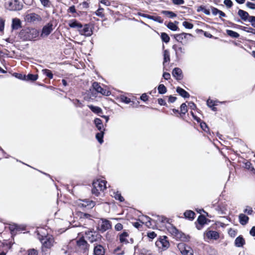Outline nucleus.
<instances>
[{"label": "nucleus", "instance_id": "f257e3e1", "mask_svg": "<svg viewBox=\"0 0 255 255\" xmlns=\"http://www.w3.org/2000/svg\"><path fill=\"white\" fill-rule=\"evenodd\" d=\"M68 25L71 28H76L82 35L89 37L93 34V30L88 24L83 25L81 23L75 20H71L69 21Z\"/></svg>", "mask_w": 255, "mask_h": 255}, {"label": "nucleus", "instance_id": "f03ea898", "mask_svg": "<svg viewBox=\"0 0 255 255\" xmlns=\"http://www.w3.org/2000/svg\"><path fill=\"white\" fill-rule=\"evenodd\" d=\"M106 183L107 182L104 180L98 179L94 181L93 183L92 193L98 196L100 194V191H103L106 189Z\"/></svg>", "mask_w": 255, "mask_h": 255}, {"label": "nucleus", "instance_id": "7ed1b4c3", "mask_svg": "<svg viewBox=\"0 0 255 255\" xmlns=\"http://www.w3.org/2000/svg\"><path fill=\"white\" fill-rule=\"evenodd\" d=\"M42 246L47 249H50L56 243L52 236L48 235L43 237L40 239Z\"/></svg>", "mask_w": 255, "mask_h": 255}, {"label": "nucleus", "instance_id": "20e7f679", "mask_svg": "<svg viewBox=\"0 0 255 255\" xmlns=\"http://www.w3.org/2000/svg\"><path fill=\"white\" fill-rule=\"evenodd\" d=\"M203 236L205 241L211 240H217L219 238V233L215 231L211 230L209 228L204 233Z\"/></svg>", "mask_w": 255, "mask_h": 255}, {"label": "nucleus", "instance_id": "39448f33", "mask_svg": "<svg viewBox=\"0 0 255 255\" xmlns=\"http://www.w3.org/2000/svg\"><path fill=\"white\" fill-rule=\"evenodd\" d=\"M21 34H24V36L25 39L31 40L38 36V32L35 29H26L23 30Z\"/></svg>", "mask_w": 255, "mask_h": 255}, {"label": "nucleus", "instance_id": "423d86ee", "mask_svg": "<svg viewBox=\"0 0 255 255\" xmlns=\"http://www.w3.org/2000/svg\"><path fill=\"white\" fill-rule=\"evenodd\" d=\"M23 4L18 0H13L8 2L6 8L11 11H17L22 9Z\"/></svg>", "mask_w": 255, "mask_h": 255}, {"label": "nucleus", "instance_id": "0eeeda50", "mask_svg": "<svg viewBox=\"0 0 255 255\" xmlns=\"http://www.w3.org/2000/svg\"><path fill=\"white\" fill-rule=\"evenodd\" d=\"M177 247L182 255H194L193 250L185 244L180 243Z\"/></svg>", "mask_w": 255, "mask_h": 255}, {"label": "nucleus", "instance_id": "6e6552de", "mask_svg": "<svg viewBox=\"0 0 255 255\" xmlns=\"http://www.w3.org/2000/svg\"><path fill=\"white\" fill-rule=\"evenodd\" d=\"M172 49L174 50L175 53L176 58L177 60H180L182 56L185 53V49L179 45L174 44L172 46Z\"/></svg>", "mask_w": 255, "mask_h": 255}, {"label": "nucleus", "instance_id": "1a4fd4ad", "mask_svg": "<svg viewBox=\"0 0 255 255\" xmlns=\"http://www.w3.org/2000/svg\"><path fill=\"white\" fill-rule=\"evenodd\" d=\"M75 204H76L74 206L79 207H86L87 206L94 207L96 205L95 202L89 200V199L78 200L76 201Z\"/></svg>", "mask_w": 255, "mask_h": 255}, {"label": "nucleus", "instance_id": "9d476101", "mask_svg": "<svg viewBox=\"0 0 255 255\" xmlns=\"http://www.w3.org/2000/svg\"><path fill=\"white\" fill-rule=\"evenodd\" d=\"M24 19L27 22L40 21L42 20L41 17L35 13H30L25 14Z\"/></svg>", "mask_w": 255, "mask_h": 255}, {"label": "nucleus", "instance_id": "9b49d317", "mask_svg": "<svg viewBox=\"0 0 255 255\" xmlns=\"http://www.w3.org/2000/svg\"><path fill=\"white\" fill-rule=\"evenodd\" d=\"M111 228L110 222L106 219H102L101 222L99 223V230L102 232H104L106 231Z\"/></svg>", "mask_w": 255, "mask_h": 255}, {"label": "nucleus", "instance_id": "f8f14e48", "mask_svg": "<svg viewBox=\"0 0 255 255\" xmlns=\"http://www.w3.org/2000/svg\"><path fill=\"white\" fill-rule=\"evenodd\" d=\"M171 232L175 237L180 241H186L188 240L186 235L182 232L178 230L176 228L173 227L171 228Z\"/></svg>", "mask_w": 255, "mask_h": 255}, {"label": "nucleus", "instance_id": "ddd939ff", "mask_svg": "<svg viewBox=\"0 0 255 255\" xmlns=\"http://www.w3.org/2000/svg\"><path fill=\"white\" fill-rule=\"evenodd\" d=\"M156 245L159 248L162 247L163 249H167L169 246V242L167 240L166 236L160 237L155 243Z\"/></svg>", "mask_w": 255, "mask_h": 255}, {"label": "nucleus", "instance_id": "4468645a", "mask_svg": "<svg viewBox=\"0 0 255 255\" xmlns=\"http://www.w3.org/2000/svg\"><path fill=\"white\" fill-rule=\"evenodd\" d=\"M53 30V24L49 22L45 25L42 28L41 33V37L47 36Z\"/></svg>", "mask_w": 255, "mask_h": 255}, {"label": "nucleus", "instance_id": "2eb2a0df", "mask_svg": "<svg viewBox=\"0 0 255 255\" xmlns=\"http://www.w3.org/2000/svg\"><path fill=\"white\" fill-rule=\"evenodd\" d=\"M93 88L98 93L102 94L103 95L108 96L110 95V92L104 88H102L99 83L97 82H94L92 84Z\"/></svg>", "mask_w": 255, "mask_h": 255}, {"label": "nucleus", "instance_id": "dca6fc26", "mask_svg": "<svg viewBox=\"0 0 255 255\" xmlns=\"http://www.w3.org/2000/svg\"><path fill=\"white\" fill-rule=\"evenodd\" d=\"M207 220L205 216L203 215H200L197 220L196 224V228L198 230H201L203 226L207 224Z\"/></svg>", "mask_w": 255, "mask_h": 255}, {"label": "nucleus", "instance_id": "f3484780", "mask_svg": "<svg viewBox=\"0 0 255 255\" xmlns=\"http://www.w3.org/2000/svg\"><path fill=\"white\" fill-rule=\"evenodd\" d=\"M76 242L77 246L79 247V249L83 251H86L88 250V244L83 238H80Z\"/></svg>", "mask_w": 255, "mask_h": 255}, {"label": "nucleus", "instance_id": "a211bd4d", "mask_svg": "<svg viewBox=\"0 0 255 255\" xmlns=\"http://www.w3.org/2000/svg\"><path fill=\"white\" fill-rule=\"evenodd\" d=\"M105 254V250L103 246L100 245H97L94 247V255H104Z\"/></svg>", "mask_w": 255, "mask_h": 255}, {"label": "nucleus", "instance_id": "6ab92c4d", "mask_svg": "<svg viewBox=\"0 0 255 255\" xmlns=\"http://www.w3.org/2000/svg\"><path fill=\"white\" fill-rule=\"evenodd\" d=\"M192 36L191 34L183 32L180 34H175L174 38L177 41L182 42L184 39H187L188 37Z\"/></svg>", "mask_w": 255, "mask_h": 255}, {"label": "nucleus", "instance_id": "aec40b11", "mask_svg": "<svg viewBox=\"0 0 255 255\" xmlns=\"http://www.w3.org/2000/svg\"><path fill=\"white\" fill-rule=\"evenodd\" d=\"M182 72L179 68H175L172 71L173 76L177 80H180L182 79Z\"/></svg>", "mask_w": 255, "mask_h": 255}, {"label": "nucleus", "instance_id": "412c9836", "mask_svg": "<svg viewBox=\"0 0 255 255\" xmlns=\"http://www.w3.org/2000/svg\"><path fill=\"white\" fill-rule=\"evenodd\" d=\"M21 27V23L18 18H15L12 19L11 27L13 30H17Z\"/></svg>", "mask_w": 255, "mask_h": 255}, {"label": "nucleus", "instance_id": "4be33fe9", "mask_svg": "<svg viewBox=\"0 0 255 255\" xmlns=\"http://www.w3.org/2000/svg\"><path fill=\"white\" fill-rule=\"evenodd\" d=\"M9 230L12 233H16L17 231H20L24 230L23 227H21L15 224L9 225Z\"/></svg>", "mask_w": 255, "mask_h": 255}, {"label": "nucleus", "instance_id": "5701e85b", "mask_svg": "<svg viewBox=\"0 0 255 255\" xmlns=\"http://www.w3.org/2000/svg\"><path fill=\"white\" fill-rule=\"evenodd\" d=\"M238 14L240 16L241 19L244 21H249L250 17L251 16L249 15V13L247 11L242 9H239Z\"/></svg>", "mask_w": 255, "mask_h": 255}, {"label": "nucleus", "instance_id": "b1692460", "mask_svg": "<svg viewBox=\"0 0 255 255\" xmlns=\"http://www.w3.org/2000/svg\"><path fill=\"white\" fill-rule=\"evenodd\" d=\"M128 234L126 232H124L120 235L119 239L120 242L123 244H127L128 243Z\"/></svg>", "mask_w": 255, "mask_h": 255}, {"label": "nucleus", "instance_id": "393cba45", "mask_svg": "<svg viewBox=\"0 0 255 255\" xmlns=\"http://www.w3.org/2000/svg\"><path fill=\"white\" fill-rule=\"evenodd\" d=\"M176 92L182 97L187 98L190 97L189 94L183 89L178 87L176 89Z\"/></svg>", "mask_w": 255, "mask_h": 255}, {"label": "nucleus", "instance_id": "a878e982", "mask_svg": "<svg viewBox=\"0 0 255 255\" xmlns=\"http://www.w3.org/2000/svg\"><path fill=\"white\" fill-rule=\"evenodd\" d=\"M139 220H140V222L142 224H143L144 223H145L147 227H148V228L152 227L150 222L151 219L149 217L146 216H142Z\"/></svg>", "mask_w": 255, "mask_h": 255}, {"label": "nucleus", "instance_id": "bb28decb", "mask_svg": "<svg viewBox=\"0 0 255 255\" xmlns=\"http://www.w3.org/2000/svg\"><path fill=\"white\" fill-rule=\"evenodd\" d=\"M245 244V240L242 236H239L235 240V246L237 247H243Z\"/></svg>", "mask_w": 255, "mask_h": 255}, {"label": "nucleus", "instance_id": "cd10ccee", "mask_svg": "<svg viewBox=\"0 0 255 255\" xmlns=\"http://www.w3.org/2000/svg\"><path fill=\"white\" fill-rule=\"evenodd\" d=\"M94 123L96 125V128L99 131L103 130L104 128L102 120L99 118H96L94 120Z\"/></svg>", "mask_w": 255, "mask_h": 255}, {"label": "nucleus", "instance_id": "c85d7f7f", "mask_svg": "<svg viewBox=\"0 0 255 255\" xmlns=\"http://www.w3.org/2000/svg\"><path fill=\"white\" fill-rule=\"evenodd\" d=\"M239 221L240 223L243 225H246L249 221V217L244 214H241L239 215Z\"/></svg>", "mask_w": 255, "mask_h": 255}, {"label": "nucleus", "instance_id": "c756f323", "mask_svg": "<svg viewBox=\"0 0 255 255\" xmlns=\"http://www.w3.org/2000/svg\"><path fill=\"white\" fill-rule=\"evenodd\" d=\"M170 59V53L168 50H164L163 51V65L164 66L166 62H169Z\"/></svg>", "mask_w": 255, "mask_h": 255}, {"label": "nucleus", "instance_id": "7c9ffc66", "mask_svg": "<svg viewBox=\"0 0 255 255\" xmlns=\"http://www.w3.org/2000/svg\"><path fill=\"white\" fill-rule=\"evenodd\" d=\"M184 215L185 218L192 220L195 218V214L191 210H187L184 213Z\"/></svg>", "mask_w": 255, "mask_h": 255}, {"label": "nucleus", "instance_id": "2f4dec72", "mask_svg": "<svg viewBox=\"0 0 255 255\" xmlns=\"http://www.w3.org/2000/svg\"><path fill=\"white\" fill-rule=\"evenodd\" d=\"M23 77L24 80L34 81L37 79L38 75L29 74L27 76L24 75Z\"/></svg>", "mask_w": 255, "mask_h": 255}, {"label": "nucleus", "instance_id": "473e14b6", "mask_svg": "<svg viewBox=\"0 0 255 255\" xmlns=\"http://www.w3.org/2000/svg\"><path fill=\"white\" fill-rule=\"evenodd\" d=\"M89 241L91 243H94V242H96L97 241L98 239L100 238L101 236L98 234H93L89 233Z\"/></svg>", "mask_w": 255, "mask_h": 255}, {"label": "nucleus", "instance_id": "72a5a7b5", "mask_svg": "<svg viewBox=\"0 0 255 255\" xmlns=\"http://www.w3.org/2000/svg\"><path fill=\"white\" fill-rule=\"evenodd\" d=\"M111 195L116 200H119L120 202H123L124 201V197L122 196L121 194L119 191H113V194Z\"/></svg>", "mask_w": 255, "mask_h": 255}, {"label": "nucleus", "instance_id": "f704fd0d", "mask_svg": "<svg viewBox=\"0 0 255 255\" xmlns=\"http://www.w3.org/2000/svg\"><path fill=\"white\" fill-rule=\"evenodd\" d=\"M88 107L95 114H98L102 112V109L99 107L94 106L93 105H89Z\"/></svg>", "mask_w": 255, "mask_h": 255}, {"label": "nucleus", "instance_id": "c9c22d12", "mask_svg": "<svg viewBox=\"0 0 255 255\" xmlns=\"http://www.w3.org/2000/svg\"><path fill=\"white\" fill-rule=\"evenodd\" d=\"M104 130H105V129H104L103 130L100 131V132L97 133L96 135V137L97 139L98 140V141L101 144H102L103 142V136H104Z\"/></svg>", "mask_w": 255, "mask_h": 255}, {"label": "nucleus", "instance_id": "e433bc0d", "mask_svg": "<svg viewBox=\"0 0 255 255\" xmlns=\"http://www.w3.org/2000/svg\"><path fill=\"white\" fill-rule=\"evenodd\" d=\"M157 221H158L159 222H160L163 223H167L169 224L170 223V220L169 219H167L166 217H165L164 216L158 215L157 216Z\"/></svg>", "mask_w": 255, "mask_h": 255}, {"label": "nucleus", "instance_id": "4c0bfd02", "mask_svg": "<svg viewBox=\"0 0 255 255\" xmlns=\"http://www.w3.org/2000/svg\"><path fill=\"white\" fill-rule=\"evenodd\" d=\"M226 32L228 35L233 38H238L240 36L239 33L231 30H227Z\"/></svg>", "mask_w": 255, "mask_h": 255}, {"label": "nucleus", "instance_id": "58836bf2", "mask_svg": "<svg viewBox=\"0 0 255 255\" xmlns=\"http://www.w3.org/2000/svg\"><path fill=\"white\" fill-rule=\"evenodd\" d=\"M161 13L168 16L170 18H173L177 16V15L172 11L167 10H162Z\"/></svg>", "mask_w": 255, "mask_h": 255}, {"label": "nucleus", "instance_id": "ea45409f", "mask_svg": "<svg viewBox=\"0 0 255 255\" xmlns=\"http://www.w3.org/2000/svg\"><path fill=\"white\" fill-rule=\"evenodd\" d=\"M158 91L159 94H163L167 92V89L163 84H160L158 87Z\"/></svg>", "mask_w": 255, "mask_h": 255}, {"label": "nucleus", "instance_id": "a19ab883", "mask_svg": "<svg viewBox=\"0 0 255 255\" xmlns=\"http://www.w3.org/2000/svg\"><path fill=\"white\" fill-rule=\"evenodd\" d=\"M167 27L172 31H176L178 29V27L172 22H169L167 25Z\"/></svg>", "mask_w": 255, "mask_h": 255}, {"label": "nucleus", "instance_id": "79ce46f5", "mask_svg": "<svg viewBox=\"0 0 255 255\" xmlns=\"http://www.w3.org/2000/svg\"><path fill=\"white\" fill-rule=\"evenodd\" d=\"M132 226L139 230H141L142 227V224H141L140 220L138 221L131 222Z\"/></svg>", "mask_w": 255, "mask_h": 255}, {"label": "nucleus", "instance_id": "37998d69", "mask_svg": "<svg viewBox=\"0 0 255 255\" xmlns=\"http://www.w3.org/2000/svg\"><path fill=\"white\" fill-rule=\"evenodd\" d=\"M42 72L43 74L46 75L47 77H48L50 79L53 78V74L52 73L51 71L48 69H43L42 70Z\"/></svg>", "mask_w": 255, "mask_h": 255}, {"label": "nucleus", "instance_id": "c03bdc74", "mask_svg": "<svg viewBox=\"0 0 255 255\" xmlns=\"http://www.w3.org/2000/svg\"><path fill=\"white\" fill-rule=\"evenodd\" d=\"M161 38L163 41L168 43L170 40V37L166 33L163 32L161 35Z\"/></svg>", "mask_w": 255, "mask_h": 255}, {"label": "nucleus", "instance_id": "a18cd8bd", "mask_svg": "<svg viewBox=\"0 0 255 255\" xmlns=\"http://www.w3.org/2000/svg\"><path fill=\"white\" fill-rule=\"evenodd\" d=\"M79 216H80L81 218L86 219H91V218L93 217V216L91 214L83 212H80L79 214Z\"/></svg>", "mask_w": 255, "mask_h": 255}, {"label": "nucleus", "instance_id": "49530a36", "mask_svg": "<svg viewBox=\"0 0 255 255\" xmlns=\"http://www.w3.org/2000/svg\"><path fill=\"white\" fill-rule=\"evenodd\" d=\"M104 8L101 7L100 6L99 7L98 9L95 12L96 15L100 16L101 17H103L104 16V14L103 13Z\"/></svg>", "mask_w": 255, "mask_h": 255}, {"label": "nucleus", "instance_id": "de8ad7c7", "mask_svg": "<svg viewBox=\"0 0 255 255\" xmlns=\"http://www.w3.org/2000/svg\"><path fill=\"white\" fill-rule=\"evenodd\" d=\"M114 253L116 255H123L124 254V252L121 250V247H118L114 250Z\"/></svg>", "mask_w": 255, "mask_h": 255}, {"label": "nucleus", "instance_id": "09e8293b", "mask_svg": "<svg viewBox=\"0 0 255 255\" xmlns=\"http://www.w3.org/2000/svg\"><path fill=\"white\" fill-rule=\"evenodd\" d=\"M182 25L184 27L187 29H192L193 27V24L191 23L185 21L183 22Z\"/></svg>", "mask_w": 255, "mask_h": 255}, {"label": "nucleus", "instance_id": "8fccbe9b", "mask_svg": "<svg viewBox=\"0 0 255 255\" xmlns=\"http://www.w3.org/2000/svg\"><path fill=\"white\" fill-rule=\"evenodd\" d=\"M180 111L181 114H185V113L187 112V106L186 104L183 103L180 106Z\"/></svg>", "mask_w": 255, "mask_h": 255}, {"label": "nucleus", "instance_id": "3c124183", "mask_svg": "<svg viewBox=\"0 0 255 255\" xmlns=\"http://www.w3.org/2000/svg\"><path fill=\"white\" fill-rule=\"evenodd\" d=\"M157 236V234L153 231L148 232L147 233V236L150 239H154Z\"/></svg>", "mask_w": 255, "mask_h": 255}, {"label": "nucleus", "instance_id": "603ef678", "mask_svg": "<svg viewBox=\"0 0 255 255\" xmlns=\"http://www.w3.org/2000/svg\"><path fill=\"white\" fill-rule=\"evenodd\" d=\"M243 29L248 33H252L255 34V29L254 28L252 27H244Z\"/></svg>", "mask_w": 255, "mask_h": 255}, {"label": "nucleus", "instance_id": "864d4df0", "mask_svg": "<svg viewBox=\"0 0 255 255\" xmlns=\"http://www.w3.org/2000/svg\"><path fill=\"white\" fill-rule=\"evenodd\" d=\"M4 23L5 20L1 17H0V32H2L3 31L4 28Z\"/></svg>", "mask_w": 255, "mask_h": 255}, {"label": "nucleus", "instance_id": "5fc2aeb1", "mask_svg": "<svg viewBox=\"0 0 255 255\" xmlns=\"http://www.w3.org/2000/svg\"><path fill=\"white\" fill-rule=\"evenodd\" d=\"M27 255H38V252L34 249H30L28 251Z\"/></svg>", "mask_w": 255, "mask_h": 255}, {"label": "nucleus", "instance_id": "6e6d98bb", "mask_svg": "<svg viewBox=\"0 0 255 255\" xmlns=\"http://www.w3.org/2000/svg\"><path fill=\"white\" fill-rule=\"evenodd\" d=\"M41 4L45 7H49L50 6V1L49 0H40Z\"/></svg>", "mask_w": 255, "mask_h": 255}, {"label": "nucleus", "instance_id": "4d7b16f0", "mask_svg": "<svg viewBox=\"0 0 255 255\" xmlns=\"http://www.w3.org/2000/svg\"><path fill=\"white\" fill-rule=\"evenodd\" d=\"M172 2L176 5H181L184 3V0H172Z\"/></svg>", "mask_w": 255, "mask_h": 255}, {"label": "nucleus", "instance_id": "13d9d810", "mask_svg": "<svg viewBox=\"0 0 255 255\" xmlns=\"http://www.w3.org/2000/svg\"><path fill=\"white\" fill-rule=\"evenodd\" d=\"M224 3L229 8L231 7L233 5V2L231 0H225Z\"/></svg>", "mask_w": 255, "mask_h": 255}, {"label": "nucleus", "instance_id": "bf43d9fd", "mask_svg": "<svg viewBox=\"0 0 255 255\" xmlns=\"http://www.w3.org/2000/svg\"><path fill=\"white\" fill-rule=\"evenodd\" d=\"M73 103L76 107L81 108L83 107V105L79 100L76 99L74 100Z\"/></svg>", "mask_w": 255, "mask_h": 255}, {"label": "nucleus", "instance_id": "052dcab7", "mask_svg": "<svg viewBox=\"0 0 255 255\" xmlns=\"http://www.w3.org/2000/svg\"><path fill=\"white\" fill-rule=\"evenodd\" d=\"M246 5L247 7L251 9H255V3H252L251 2H247L246 3Z\"/></svg>", "mask_w": 255, "mask_h": 255}, {"label": "nucleus", "instance_id": "680f3d73", "mask_svg": "<svg viewBox=\"0 0 255 255\" xmlns=\"http://www.w3.org/2000/svg\"><path fill=\"white\" fill-rule=\"evenodd\" d=\"M249 21L251 23L253 27H255V16H252L250 17Z\"/></svg>", "mask_w": 255, "mask_h": 255}, {"label": "nucleus", "instance_id": "e2e57ef3", "mask_svg": "<svg viewBox=\"0 0 255 255\" xmlns=\"http://www.w3.org/2000/svg\"><path fill=\"white\" fill-rule=\"evenodd\" d=\"M121 100L123 102L126 104H128L130 102V99L128 98L127 97L123 96V97L121 98Z\"/></svg>", "mask_w": 255, "mask_h": 255}, {"label": "nucleus", "instance_id": "0e129e2a", "mask_svg": "<svg viewBox=\"0 0 255 255\" xmlns=\"http://www.w3.org/2000/svg\"><path fill=\"white\" fill-rule=\"evenodd\" d=\"M115 229L117 230V231H121L122 230L123 228V225L121 223H118L116 225H115Z\"/></svg>", "mask_w": 255, "mask_h": 255}, {"label": "nucleus", "instance_id": "69168bd1", "mask_svg": "<svg viewBox=\"0 0 255 255\" xmlns=\"http://www.w3.org/2000/svg\"><path fill=\"white\" fill-rule=\"evenodd\" d=\"M219 12H220V10H219L217 8H215V7L212 8V12L213 15H216L217 14H219Z\"/></svg>", "mask_w": 255, "mask_h": 255}, {"label": "nucleus", "instance_id": "338daca9", "mask_svg": "<svg viewBox=\"0 0 255 255\" xmlns=\"http://www.w3.org/2000/svg\"><path fill=\"white\" fill-rule=\"evenodd\" d=\"M68 11L72 13H75L76 12L75 7L74 5H72L70 6L68 9Z\"/></svg>", "mask_w": 255, "mask_h": 255}, {"label": "nucleus", "instance_id": "774afa93", "mask_svg": "<svg viewBox=\"0 0 255 255\" xmlns=\"http://www.w3.org/2000/svg\"><path fill=\"white\" fill-rule=\"evenodd\" d=\"M207 104L208 106L210 108H212V107L215 105L214 102L213 101L210 100H208L207 101Z\"/></svg>", "mask_w": 255, "mask_h": 255}]
</instances>
